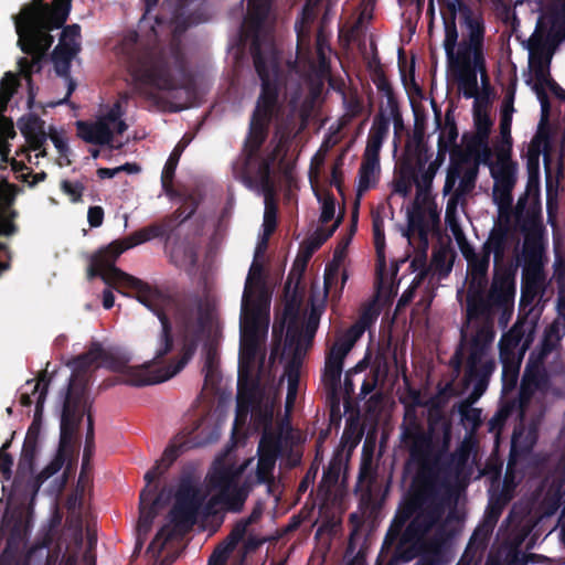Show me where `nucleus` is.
Returning a JSON list of instances; mask_svg holds the SVG:
<instances>
[{"label": "nucleus", "instance_id": "6e6d98bb", "mask_svg": "<svg viewBox=\"0 0 565 565\" xmlns=\"http://www.w3.org/2000/svg\"><path fill=\"white\" fill-rule=\"evenodd\" d=\"M277 458L258 455V462L256 468V483H270L273 481V472L275 469Z\"/></svg>", "mask_w": 565, "mask_h": 565}, {"label": "nucleus", "instance_id": "f8f14e48", "mask_svg": "<svg viewBox=\"0 0 565 565\" xmlns=\"http://www.w3.org/2000/svg\"><path fill=\"white\" fill-rule=\"evenodd\" d=\"M515 296L514 273L510 268H494L488 294L486 290H468L467 317L469 320L491 318L493 309H501L503 315L511 312Z\"/></svg>", "mask_w": 565, "mask_h": 565}, {"label": "nucleus", "instance_id": "3c124183", "mask_svg": "<svg viewBox=\"0 0 565 565\" xmlns=\"http://www.w3.org/2000/svg\"><path fill=\"white\" fill-rule=\"evenodd\" d=\"M22 132L26 136L28 141L33 150H40L46 140V135L39 118L32 119Z\"/></svg>", "mask_w": 565, "mask_h": 565}, {"label": "nucleus", "instance_id": "864d4df0", "mask_svg": "<svg viewBox=\"0 0 565 565\" xmlns=\"http://www.w3.org/2000/svg\"><path fill=\"white\" fill-rule=\"evenodd\" d=\"M540 18L545 21L547 29H552L554 32H558L559 35L565 20V11L561 10L557 6H545L544 11Z\"/></svg>", "mask_w": 565, "mask_h": 565}, {"label": "nucleus", "instance_id": "680f3d73", "mask_svg": "<svg viewBox=\"0 0 565 565\" xmlns=\"http://www.w3.org/2000/svg\"><path fill=\"white\" fill-rule=\"evenodd\" d=\"M478 171L479 168L477 163L463 171L458 188L455 190L457 191V196L469 194L475 189Z\"/></svg>", "mask_w": 565, "mask_h": 565}, {"label": "nucleus", "instance_id": "6e6552de", "mask_svg": "<svg viewBox=\"0 0 565 565\" xmlns=\"http://www.w3.org/2000/svg\"><path fill=\"white\" fill-rule=\"evenodd\" d=\"M431 431V424L428 431L417 424L405 426L402 431V441L409 452L411 460L417 465L416 473L405 495L408 515L414 511L416 502L436 497L437 480L434 470V456L437 451H435L436 445Z\"/></svg>", "mask_w": 565, "mask_h": 565}, {"label": "nucleus", "instance_id": "6ab92c4d", "mask_svg": "<svg viewBox=\"0 0 565 565\" xmlns=\"http://www.w3.org/2000/svg\"><path fill=\"white\" fill-rule=\"evenodd\" d=\"M491 177L494 180L493 199L501 207H510L512 205V190L515 184V169L510 159L500 161L499 167L491 166Z\"/></svg>", "mask_w": 565, "mask_h": 565}, {"label": "nucleus", "instance_id": "58836bf2", "mask_svg": "<svg viewBox=\"0 0 565 565\" xmlns=\"http://www.w3.org/2000/svg\"><path fill=\"white\" fill-rule=\"evenodd\" d=\"M67 457H71V456L57 450L54 458L50 461V463L47 466H45L42 469V471L39 473L36 479H33L32 476L26 477L28 484L32 488V490L34 492H36L41 482L47 480L49 478H51L55 473H57L64 466Z\"/></svg>", "mask_w": 565, "mask_h": 565}, {"label": "nucleus", "instance_id": "bf43d9fd", "mask_svg": "<svg viewBox=\"0 0 565 565\" xmlns=\"http://www.w3.org/2000/svg\"><path fill=\"white\" fill-rule=\"evenodd\" d=\"M193 445L189 440L183 441L181 444H171L169 445L161 457V459L158 461L161 463L162 468L168 471V469L171 467V465L188 449L192 448Z\"/></svg>", "mask_w": 565, "mask_h": 565}, {"label": "nucleus", "instance_id": "09e8293b", "mask_svg": "<svg viewBox=\"0 0 565 565\" xmlns=\"http://www.w3.org/2000/svg\"><path fill=\"white\" fill-rule=\"evenodd\" d=\"M19 78L12 72L4 73L0 81V111L7 108L8 103L15 94L19 86Z\"/></svg>", "mask_w": 565, "mask_h": 565}, {"label": "nucleus", "instance_id": "c756f323", "mask_svg": "<svg viewBox=\"0 0 565 565\" xmlns=\"http://www.w3.org/2000/svg\"><path fill=\"white\" fill-rule=\"evenodd\" d=\"M22 541V523L21 521H15L10 527L6 546L0 554V565H19Z\"/></svg>", "mask_w": 565, "mask_h": 565}, {"label": "nucleus", "instance_id": "393cba45", "mask_svg": "<svg viewBox=\"0 0 565 565\" xmlns=\"http://www.w3.org/2000/svg\"><path fill=\"white\" fill-rule=\"evenodd\" d=\"M244 469L245 465L235 467L233 465L222 463L215 467L213 471L207 476L210 488L212 490H216L217 492L228 490L235 486L236 481H238L244 472Z\"/></svg>", "mask_w": 565, "mask_h": 565}, {"label": "nucleus", "instance_id": "bb28decb", "mask_svg": "<svg viewBox=\"0 0 565 565\" xmlns=\"http://www.w3.org/2000/svg\"><path fill=\"white\" fill-rule=\"evenodd\" d=\"M514 93L507 95L501 109V118H500V135L502 137L503 146L498 150V160L503 161L504 159H510L511 148H512V137H511V126H512V114L514 111L513 108Z\"/></svg>", "mask_w": 565, "mask_h": 565}, {"label": "nucleus", "instance_id": "a18cd8bd", "mask_svg": "<svg viewBox=\"0 0 565 565\" xmlns=\"http://www.w3.org/2000/svg\"><path fill=\"white\" fill-rule=\"evenodd\" d=\"M502 360V384L503 390L509 391L515 387L519 372H520V360L515 356L501 358Z\"/></svg>", "mask_w": 565, "mask_h": 565}, {"label": "nucleus", "instance_id": "69168bd1", "mask_svg": "<svg viewBox=\"0 0 565 565\" xmlns=\"http://www.w3.org/2000/svg\"><path fill=\"white\" fill-rule=\"evenodd\" d=\"M319 319V311L316 308H312L306 321L303 330H299L298 328L290 326L288 328L287 334H307L308 337H313L318 330Z\"/></svg>", "mask_w": 565, "mask_h": 565}, {"label": "nucleus", "instance_id": "c85d7f7f", "mask_svg": "<svg viewBox=\"0 0 565 565\" xmlns=\"http://www.w3.org/2000/svg\"><path fill=\"white\" fill-rule=\"evenodd\" d=\"M559 41L541 39L532 34L527 41L529 64L551 63Z\"/></svg>", "mask_w": 565, "mask_h": 565}, {"label": "nucleus", "instance_id": "338daca9", "mask_svg": "<svg viewBox=\"0 0 565 565\" xmlns=\"http://www.w3.org/2000/svg\"><path fill=\"white\" fill-rule=\"evenodd\" d=\"M316 195L319 201H322L320 222L322 224H327L334 217V213H335L334 195L329 191L324 194L323 198L318 192H316Z\"/></svg>", "mask_w": 565, "mask_h": 565}, {"label": "nucleus", "instance_id": "5701e85b", "mask_svg": "<svg viewBox=\"0 0 565 565\" xmlns=\"http://www.w3.org/2000/svg\"><path fill=\"white\" fill-rule=\"evenodd\" d=\"M77 136L87 143L111 146L114 130L104 121H76Z\"/></svg>", "mask_w": 565, "mask_h": 565}, {"label": "nucleus", "instance_id": "aec40b11", "mask_svg": "<svg viewBox=\"0 0 565 565\" xmlns=\"http://www.w3.org/2000/svg\"><path fill=\"white\" fill-rule=\"evenodd\" d=\"M254 362L255 360L250 363H247L246 361H242L239 358L238 394L234 429L245 424L248 415H253V409H255L256 405L259 403L256 393V385L250 384L248 387H244L242 385L244 369L247 371L254 364Z\"/></svg>", "mask_w": 565, "mask_h": 565}, {"label": "nucleus", "instance_id": "1a4fd4ad", "mask_svg": "<svg viewBox=\"0 0 565 565\" xmlns=\"http://www.w3.org/2000/svg\"><path fill=\"white\" fill-rule=\"evenodd\" d=\"M494 335L493 327L488 322L478 327L469 341H467V333L461 330L460 342L449 361L452 370L459 373L463 363L465 348L467 345L468 356L466 361L465 382L473 384L471 396L475 399L484 394L490 379L495 371L494 359L488 358V352L494 340Z\"/></svg>", "mask_w": 565, "mask_h": 565}, {"label": "nucleus", "instance_id": "ea45409f", "mask_svg": "<svg viewBox=\"0 0 565 565\" xmlns=\"http://www.w3.org/2000/svg\"><path fill=\"white\" fill-rule=\"evenodd\" d=\"M282 450V439L279 431H263L259 444L258 455L278 458Z\"/></svg>", "mask_w": 565, "mask_h": 565}, {"label": "nucleus", "instance_id": "774afa93", "mask_svg": "<svg viewBox=\"0 0 565 565\" xmlns=\"http://www.w3.org/2000/svg\"><path fill=\"white\" fill-rule=\"evenodd\" d=\"M516 350L522 351V343L519 342L514 337L507 332L500 341V355L501 358L515 356Z\"/></svg>", "mask_w": 565, "mask_h": 565}, {"label": "nucleus", "instance_id": "cd10ccee", "mask_svg": "<svg viewBox=\"0 0 565 565\" xmlns=\"http://www.w3.org/2000/svg\"><path fill=\"white\" fill-rule=\"evenodd\" d=\"M41 382H43L44 385H43L41 392L39 393V396H38V399H36V406H35V413H34L33 422L29 426L28 431H26V436L24 438V439H30V440H35V441H39V438H40V431H41V423H40V420H41V417H42L43 407H44V403H45L46 395H47V392H49V385H50V382H51V379H50L46 370L41 372V375L39 377V382L36 384H34V386H33V393L38 392Z\"/></svg>", "mask_w": 565, "mask_h": 565}, {"label": "nucleus", "instance_id": "20e7f679", "mask_svg": "<svg viewBox=\"0 0 565 565\" xmlns=\"http://www.w3.org/2000/svg\"><path fill=\"white\" fill-rule=\"evenodd\" d=\"M39 2L40 7L24 6L20 14L14 17L18 46L32 56L31 60L20 57L18 61L19 72L29 85L30 99H33L32 73L41 71L42 57L54 42L50 31L64 25L72 6V0H54L53 7L44 0Z\"/></svg>", "mask_w": 565, "mask_h": 565}, {"label": "nucleus", "instance_id": "37998d69", "mask_svg": "<svg viewBox=\"0 0 565 565\" xmlns=\"http://www.w3.org/2000/svg\"><path fill=\"white\" fill-rule=\"evenodd\" d=\"M343 363L326 358L322 382L326 388L334 395L340 385Z\"/></svg>", "mask_w": 565, "mask_h": 565}, {"label": "nucleus", "instance_id": "2eb2a0df", "mask_svg": "<svg viewBox=\"0 0 565 565\" xmlns=\"http://www.w3.org/2000/svg\"><path fill=\"white\" fill-rule=\"evenodd\" d=\"M90 413L88 402H82L71 398L63 401L61 423H60V443L57 450L73 456L76 451L75 436L83 417Z\"/></svg>", "mask_w": 565, "mask_h": 565}, {"label": "nucleus", "instance_id": "4be33fe9", "mask_svg": "<svg viewBox=\"0 0 565 565\" xmlns=\"http://www.w3.org/2000/svg\"><path fill=\"white\" fill-rule=\"evenodd\" d=\"M163 491L157 493V487L153 491L143 489L139 495V520L138 530L147 534L158 514V509L162 504Z\"/></svg>", "mask_w": 565, "mask_h": 565}, {"label": "nucleus", "instance_id": "7ed1b4c3", "mask_svg": "<svg viewBox=\"0 0 565 565\" xmlns=\"http://www.w3.org/2000/svg\"><path fill=\"white\" fill-rule=\"evenodd\" d=\"M178 320L185 334H180V356L171 365L150 370L149 364L129 366L128 359L106 351L98 344V362L110 371L120 373V382L130 386H147L170 380L177 375L194 356L203 337L207 322V313L204 312L199 300L183 303L178 310Z\"/></svg>", "mask_w": 565, "mask_h": 565}, {"label": "nucleus", "instance_id": "473e14b6", "mask_svg": "<svg viewBox=\"0 0 565 565\" xmlns=\"http://www.w3.org/2000/svg\"><path fill=\"white\" fill-rule=\"evenodd\" d=\"M489 256H482L468 266V290H486L488 286Z\"/></svg>", "mask_w": 565, "mask_h": 565}, {"label": "nucleus", "instance_id": "7c9ffc66", "mask_svg": "<svg viewBox=\"0 0 565 565\" xmlns=\"http://www.w3.org/2000/svg\"><path fill=\"white\" fill-rule=\"evenodd\" d=\"M509 230L507 226L493 227L488 241L482 246V256H489L493 253L494 262L498 264L504 257L508 243Z\"/></svg>", "mask_w": 565, "mask_h": 565}, {"label": "nucleus", "instance_id": "e433bc0d", "mask_svg": "<svg viewBox=\"0 0 565 565\" xmlns=\"http://www.w3.org/2000/svg\"><path fill=\"white\" fill-rule=\"evenodd\" d=\"M416 169L411 163H404L393 180V192L407 198L415 184Z\"/></svg>", "mask_w": 565, "mask_h": 565}, {"label": "nucleus", "instance_id": "0e129e2a", "mask_svg": "<svg viewBox=\"0 0 565 565\" xmlns=\"http://www.w3.org/2000/svg\"><path fill=\"white\" fill-rule=\"evenodd\" d=\"M437 171L438 168L431 163H429L427 168L425 167L422 171L416 170L415 185L418 193L430 189Z\"/></svg>", "mask_w": 565, "mask_h": 565}, {"label": "nucleus", "instance_id": "2f4dec72", "mask_svg": "<svg viewBox=\"0 0 565 565\" xmlns=\"http://www.w3.org/2000/svg\"><path fill=\"white\" fill-rule=\"evenodd\" d=\"M340 224V220H338L330 228L326 230L323 227H318L312 235H310L302 244H301V254L303 256V264L301 266V270L305 269L306 263L311 258L313 253L318 250L335 232Z\"/></svg>", "mask_w": 565, "mask_h": 565}, {"label": "nucleus", "instance_id": "f3484780", "mask_svg": "<svg viewBox=\"0 0 565 565\" xmlns=\"http://www.w3.org/2000/svg\"><path fill=\"white\" fill-rule=\"evenodd\" d=\"M459 33L454 26L448 28L447 35H444L443 46L446 53L448 66L451 71H465L470 67L476 52L481 45L471 44L467 41L458 43Z\"/></svg>", "mask_w": 565, "mask_h": 565}, {"label": "nucleus", "instance_id": "a878e982", "mask_svg": "<svg viewBox=\"0 0 565 565\" xmlns=\"http://www.w3.org/2000/svg\"><path fill=\"white\" fill-rule=\"evenodd\" d=\"M39 441L24 439L18 462L17 473L12 481V490L19 491L22 480L34 472V462Z\"/></svg>", "mask_w": 565, "mask_h": 565}, {"label": "nucleus", "instance_id": "0eeeda50", "mask_svg": "<svg viewBox=\"0 0 565 565\" xmlns=\"http://www.w3.org/2000/svg\"><path fill=\"white\" fill-rule=\"evenodd\" d=\"M263 265L254 259L250 265L241 306V359L256 360L259 345L268 331L269 299L263 287Z\"/></svg>", "mask_w": 565, "mask_h": 565}, {"label": "nucleus", "instance_id": "f704fd0d", "mask_svg": "<svg viewBox=\"0 0 565 565\" xmlns=\"http://www.w3.org/2000/svg\"><path fill=\"white\" fill-rule=\"evenodd\" d=\"M292 273H289L287 281L284 286V294L286 298L285 313L288 316L296 315L302 302L303 288H300V274L292 285Z\"/></svg>", "mask_w": 565, "mask_h": 565}, {"label": "nucleus", "instance_id": "39448f33", "mask_svg": "<svg viewBox=\"0 0 565 565\" xmlns=\"http://www.w3.org/2000/svg\"><path fill=\"white\" fill-rule=\"evenodd\" d=\"M108 280H117V286H113L116 290L120 291V288H128L136 291V299L146 306L149 310H151L159 319L161 323V331L157 339V345L154 351V356L152 361L147 362L146 364L150 365L151 371H156L161 367H166L171 365L173 361H175L180 356V347H181V340L180 334H185L184 329L182 328L181 323L178 320V310L181 305L183 303H191L195 300H199L202 309L204 312L207 313V322L206 327L203 331V337L200 343L204 340L205 331L207 327H210L211 323V315L207 308L204 307L201 298L196 295L190 296L178 302L177 309H175V322L179 329L178 334V354L170 359L169 363L166 365H160L161 362L166 359L168 354H170L174 349V338L172 334V324L170 322L169 317L163 310V303L167 301V297L157 288L150 286L148 282H145L143 280L129 275L125 271H122L119 268H114L111 270L110 277L108 276Z\"/></svg>", "mask_w": 565, "mask_h": 565}, {"label": "nucleus", "instance_id": "4d7b16f0", "mask_svg": "<svg viewBox=\"0 0 565 565\" xmlns=\"http://www.w3.org/2000/svg\"><path fill=\"white\" fill-rule=\"evenodd\" d=\"M540 151L539 150H530V154L527 158V184L526 189L529 192L535 190L539 191L540 188V163H539Z\"/></svg>", "mask_w": 565, "mask_h": 565}, {"label": "nucleus", "instance_id": "de8ad7c7", "mask_svg": "<svg viewBox=\"0 0 565 565\" xmlns=\"http://www.w3.org/2000/svg\"><path fill=\"white\" fill-rule=\"evenodd\" d=\"M457 77L459 88L462 90V95L465 98H475L478 97V79L477 75L473 72L467 71H452Z\"/></svg>", "mask_w": 565, "mask_h": 565}, {"label": "nucleus", "instance_id": "5fc2aeb1", "mask_svg": "<svg viewBox=\"0 0 565 565\" xmlns=\"http://www.w3.org/2000/svg\"><path fill=\"white\" fill-rule=\"evenodd\" d=\"M391 118L385 110L381 107L379 113L374 116L369 137L385 140L390 131Z\"/></svg>", "mask_w": 565, "mask_h": 565}, {"label": "nucleus", "instance_id": "79ce46f5", "mask_svg": "<svg viewBox=\"0 0 565 565\" xmlns=\"http://www.w3.org/2000/svg\"><path fill=\"white\" fill-rule=\"evenodd\" d=\"M95 452V429L92 413L87 414V429L85 436V446L82 458V467L79 478H83L92 469V458Z\"/></svg>", "mask_w": 565, "mask_h": 565}, {"label": "nucleus", "instance_id": "423d86ee", "mask_svg": "<svg viewBox=\"0 0 565 565\" xmlns=\"http://www.w3.org/2000/svg\"><path fill=\"white\" fill-rule=\"evenodd\" d=\"M406 505L407 499L404 498L383 540L380 557H385L395 545L392 557L407 563L417 556L414 544L433 530H436L434 543L446 536V521L437 511L423 505L408 515Z\"/></svg>", "mask_w": 565, "mask_h": 565}, {"label": "nucleus", "instance_id": "412c9836", "mask_svg": "<svg viewBox=\"0 0 565 565\" xmlns=\"http://www.w3.org/2000/svg\"><path fill=\"white\" fill-rule=\"evenodd\" d=\"M545 360V358L536 355L535 352L530 354L521 382L522 396L530 397L535 391L547 386L548 374L544 365Z\"/></svg>", "mask_w": 565, "mask_h": 565}, {"label": "nucleus", "instance_id": "f03ea898", "mask_svg": "<svg viewBox=\"0 0 565 565\" xmlns=\"http://www.w3.org/2000/svg\"><path fill=\"white\" fill-rule=\"evenodd\" d=\"M119 52L140 92L148 88L172 92L188 87L186 58L178 45H146L140 43L136 31H130L122 38Z\"/></svg>", "mask_w": 565, "mask_h": 565}, {"label": "nucleus", "instance_id": "8fccbe9b", "mask_svg": "<svg viewBox=\"0 0 565 565\" xmlns=\"http://www.w3.org/2000/svg\"><path fill=\"white\" fill-rule=\"evenodd\" d=\"M274 418L273 407L269 405H262L259 402L255 409H253L252 423L256 430H273L271 424Z\"/></svg>", "mask_w": 565, "mask_h": 565}, {"label": "nucleus", "instance_id": "c9c22d12", "mask_svg": "<svg viewBox=\"0 0 565 565\" xmlns=\"http://www.w3.org/2000/svg\"><path fill=\"white\" fill-rule=\"evenodd\" d=\"M380 163L362 159L359 169L358 193L361 195L371 188L375 186L379 180Z\"/></svg>", "mask_w": 565, "mask_h": 565}, {"label": "nucleus", "instance_id": "a19ab883", "mask_svg": "<svg viewBox=\"0 0 565 565\" xmlns=\"http://www.w3.org/2000/svg\"><path fill=\"white\" fill-rule=\"evenodd\" d=\"M184 146L180 143L170 153L161 173V185L166 193H170L173 190V180L175 170L181 157Z\"/></svg>", "mask_w": 565, "mask_h": 565}, {"label": "nucleus", "instance_id": "9b49d317", "mask_svg": "<svg viewBox=\"0 0 565 565\" xmlns=\"http://www.w3.org/2000/svg\"><path fill=\"white\" fill-rule=\"evenodd\" d=\"M205 493L200 488L199 479L191 470H183L174 493V504L169 512L170 522L178 530H190L198 521L201 510L207 516L216 513L221 505L218 492L205 502Z\"/></svg>", "mask_w": 565, "mask_h": 565}, {"label": "nucleus", "instance_id": "f257e3e1", "mask_svg": "<svg viewBox=\"0 0 565 565\" xmlns=\"http://www.w3.org/2000/svg\"><path fill=\"white\" fill-rule=\"evenodd\" d=\"M270 7L271 0H248L247 13L242 24V31L246 36L252 38L250 54L262 89L250 116L248 132L241 153L232 164L236 180L265 196L263 223L265 236H270L277 227L278 209L274 202L275 183L271 178V167L278 157L279 147L277 146L266 157H260L259 151L268 137L270 122L278 109L282 75L279 51L270 32L264 30Z\"/></svg>", "mask_w": 565, "mask_h": 565}, {"label": "nucleus", "instance_id": "dca6fc26", "mask_svg": "<svg viewBox=\"0 0 565 565\" xmlns=\"http://www.w3.org/2000/svg\"><path fill=\"white\" fill-rule=\"evenodd\" d=\"M97 351L98 343H95L87 352L74 359V370L67 384L65 398L87 402V373L95 363H98Z\"/></svg>", "mask_w": 565, "mask_h": 565}, {"label": "nucleus", "instance_id": "72a5a7b5", "mask_svg": "<svg viewBox=\"0 0 565 565\" xmlns=\"http://www.w3.org/2000/svg\"><path fill=\"white\" fill-rule=\"evenodd\" d=\"M373 241L376 253V273L382 278L386 270L384 222L380 216L372 221Z\"/></svg>", "mask_w": 565, "mask_h": 565}, {"label": "nucleus", "instance_id": "4c0bfd02", "mask_svg": "<svg viewBox=\"0 0 565 565\" xmlns=\"http://www.w3.org/2000/svg\"><path fill=\"white\" fill-rule=\"evenodd\" d=\"M535 330L536 321L530 320L525 317L523 319H518L508 332L522 343V351L524 352L533 342Z\"/></svg>", "mask_w": 565, "mask_h": 565}, {"label": "nucleus", "instance_id": "a211bd4d", "mask_svg": "<svg viewBox=\"0 0 565 565\" xmlns=\"http://www.w3.org/2000/svg\"><path fill=\"white\" fill-rule=\"evenodd\" d=\"M514 490L515 483L512 479H509V475L507 473L502 488L490 493L483 516V524L475 531L473 535H477L479 532H483L484 536H488L493 531L504 508L513 499Z\"/></svg>", "mask_w": 565, "mask_h": 565}, {"label": "nucleus", "instance_id": "49530a36", "mask_svg": "<svg viewBox=\"0 0 565 565\" xmlns=\"http://www.w3.org/2000/svg\"><path fill=\"white\" fill-rule=\"evenodd\" d=\"M220 499L222 503V508L232 513H239L243 511L245 502L247 499L244 498V494H241L236 491L235 487L230 488L225 491H220Z\"/></svg>", "mask_w": 565, "mask_h": 565}, {"label": "nucleus", "instance_id": "ddd939ff", "mask_svg": "<svg viewBox=\"0 0 565 565\" xmlns=\"http://www.w3.org/2000/svg\"><path fill=\"white\" fill-rule=\"evenodd\" d=\"M470 455L471 445L468 441L461 443L451 454L446 456L443 455L441 450L437 451L434 456V470L437 480L436 497L416 502L414 510L426 505L444 516L452 499L450 479L459 478L463 473Z\"/></svg>", "mask_w": 565, "mask_h": 565}, {"label": "nucleus", "instance_id": "c03bdc74", "mask_svg": "<svg viewBox=\"0 0 565 565\" xmlns=\"http://www.w3.org/2000/svg\"><path fill=\"white\" fill-rule=\"evenodd\" d=\"M174 536V531L169 524H164L157 532L152 541L147 547V554H150L156 561L160 558L166 544L171 541Z\"/></svg>", "mask_w": 565, "mask_h": 565}, {"label": "nucleus", "instance_id": "4468645a", "mask_svg": "<svg viewBox=\"0 0 565 565\" xmlns=\"http://www.w3.org/2000/svg\"><path fill=\"white\" fill-rule=\"evenodd\" d=\"M441 19L444 35H447L448 28L457 29V15L460 24L467 30V39L463 41L483 46L486 25L482 12L475 10L466 0H441Z\"/></svg>", "mask_w": 565, "mask_h": 565}, {"label": "nucleus", "instance_id": "9d476101", "mask_svg": "<svg viewBox=\"0 0 565 565\" xmlns=\"http://www.w3.org/2000/svg\"><path fill=\"white\" fill-rule=\"evenodd\" d=\"M180 221L171 213L164 216L159 223L140 228L130 235L116 239L107 246L99 248L92 257L87 270L89 279L100 277L105 284L117 286V280H108L111 270L117 268L115 263L117 258L126 250L146 243L153 238L166 237L167 243L171 239V233L180 225Z\"/></svg>", "mask_w": 565, "mask_h": 565}, {"label": "nucleus", "instance_id": "b1692460", "mask_svg": "<svg viewBox=\"0 0 565 565\" xmlns=\"http://www.w3.org/2000/svg\"><path fill=\"white\" fill-rule=\"evenodd\" d=\"M473 124L476 128L475 143L484 148V161L490 157L488 149V139L493 126V121L487 110V104L481 106L480 99L477 98L473 103Z\"/></svg>", "mask_w": 565, "mask_h": 565}, {"label": "nucleus", "instance_id": "052dcab7", "mask_svg": "<svg viewBox=\"0 0 565 565\" xmlns=\"http://www.w3.org/2000/svg\"><path fill=\"white\" fill-rule=\"evenodd\" d=\"M371 316L369 312H364L360 320L351 326L344 333L343 337L340 338L347 344H350L352 348L358 339L364 333L367 323L371 321Z\"/></svg>", "mask_w": 565, "mask_h": 565}, {"label": "nucleus", "instance_id": "e2e57ef3", "mask_svg": "<svg viewBox=\"0 0 565 565\" xmlns=\"http://www.w3.org/2000/svg\"><path fill=\"white\" fill-rule=\"evenodd\" d=\"M249 525L246 523L244 519L238 520L233 529L231 530L230 534L226 536V539L223 541V545L228 547V550L234 551L237 544L244 539L247 532V527Z\"/></svg>", "mask_w": 565, "mask_h": 565}, {"label": "nucleus", "instance_id": "603ef678", "mask_svg": "<svg viewBox=\"0 0 565 565\" xmlns=\"http://www.w3.org/2000/svg\"><path fill=\"white\" fill-rule=\"evenodd\" d=\"M458 128L452 113L448 110L445 115V125L440 130L438 143H445L449 149L457 148Z\"/></svg>", "mask_w": 565, "mask_h": 565}, {"label": "nucleus", "instance_id": "13d9d810", "mask_svg": "<svg viewBox=\"0 0 565 565\" xmlns=\"http://www.w3.org/2000/svg\"><path fill=\"white\" fill-rule=\"evenodd\" d=\"M201 200L194 194H188L183 198L182 204L172 213L180 223H183L191 218L196 210Z\"/></svg>", "mask_w": 565, "mask_h": 565}]
</instances>
